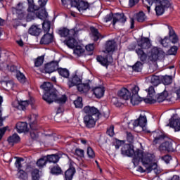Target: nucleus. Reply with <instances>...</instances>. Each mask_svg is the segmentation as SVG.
Wrapping results in <instances>:
<instances>
[{"label": "nucleus", "instance_id": "aec40b11", "mask_svg": "<svg viewBox=\"0 0 180 180\" xmlns=\"http://www.w3.org/2000/svg\"><path fill=\"white\" fill-rule=\"evenodd\" d=\"M135 51L138 56L139 59L142 63H145V61H147V53L144 52V50L140 49V48H136Z\"/></svg>", "mask_w": 180, "mask_h": 180}, {"label": "nucleus", "instance_id": "58836bf2", "mask_svg": "<svg viewBox=\"0 0 180 180\" xmlns=\"http://www.w3.org/2000/svg\"><path fill=\"white\" fill-rule=\"evenodd\" d=\"M16 78L22 84L26 82V77H25V75H23L20 71H17Z\"/></svg>", "mask_w": 180, "mask_h": 180}, {"label": "nucleus", "instance_id": "a211bd4d", "mask_svg": "<svg viewBox=\"0 0 180 180\" xmlns=\"http://www.w3.org/2000/svg\"><path fill=\"white\" fill-rule=\"evenodd\" d=\"M29 34L31 36H39L41 33V28L39 25H32L28 30Z\"/></svg>", "mask_w": 180, "mask_h": 180}, {"label": "nucleus", "instance_id": "b1692460", "mask_svg": "<svg viewBox=\"0 0 180 180\" xmlns=\"http://www.w3.org/2000/svg\"><path fill=\"white\" fill-rule=\"evenodd\" d=\"M69 39L64 41L65 44L69 47V49H75L77 44V40L74 39V37H68Z\"/></svg>", "mask_w": 180, "mask_h": 180}, {"label": "nucleus", "instance_id": "4c0bfd02", "mask_svg": "<svg viewBox=\"0 0 180 180\" xmlns=\"http://www.w3.org/2000/svg\"><path fill=\"white\" fill-rule=\"evenodd\" d=\"M169 40L173 43V44H176L178 41V37L176 36V34H175V32L174 30L169 31Z\"/></svg>", "mask_w": 180, "mask_h": 180}, {"label": "nucleus", "instance_id": "f704fd0d", "mask_svg": "<svg viewBox=\"0 0 180 180\" xmlns=\"http://www.w3.org/2000/svg\"><path fill=\"white\" fill-rule=\"evenodd\" d=\"M17 176L20 180H27V173L24 170L20 169L18 171Z\"/></svg>", "mask_w": 180, "mask_h": 180}, {"label": "nucleus", "instance_id": "338daca9", "mask_svg": "<svg viewBox=\"0 0 180 180\" xmlns=\"http://www.w3.org/2000/svg\"><path fill=\"white\" fill-rule=\"evenodd\" d=\"M139 2V0H129V6H134V5H136V4H137Z\"/></svg>", "mask_w": 180, "mask_h": 180}, {"label": "nucleus", "instance_id": "bf43d9fd", "mask_svg": "<svg viewBox=\"0 0 180 180\" xmlns=\"http://www.w3.org/2000/svg\"><path fill=\"white\" fill-rule=\"evenodd\" d=\"M80 1L81 0H70V4L71 5V6H75V8H77Z\"/></svg>", "mask_w": 180, "mask_h": 180}, {"label": "nucleus", "instance_id": "5fc2aeb1", "mask_svg": "<svg viewBox=\"0 0 180 180\" xmlns=\"http://www.w3.org/2000/svg\"><path fill=\"white\" fill-rule=\"evenodd\" d=\"M169 43V39L167 37H165L163 39L160 40V44L163 47H168V44Z\"/></svg>", "mask_w": 180, "mask_h": 180}, {"label": "nucleus", "instance_id": "c03bdc74", "mask_svg": "<svg viewBox=\"0 0 180 180\" xmlns=\"http://www.w3.org/2000/svg\"><path fill=\"white\" fill-rule=\"evenodd\" d=\"M162 82L164 85H169V84H172V77L171 76H165Z\"/></svg>", "mask_w": 180, "mask_h": 180}, {"label": "nucleus", "instance_id": "774afa93", "mask_svg": "<svg viewBox=\"0 0 180 180\" xmlns=\"http://www.w3.org/2000/svg\"><path fill=\"white\" fill-rule=\"evenodd\" d=\"M146 169H143L141 166H139L137 169V171H139V172H146Z\"/></svg>", "mask_w": 180, "mask_h": 180}, {"label": "nucleus", "instance_id": "e2e57ef3", "mask_svg": "<svg viewBox=\"0 0 180 180\" xmlns=\"http://www.w3.org/2000/svg\"><path fill=\"white\" fill-rule=\"evenodd\" d=\"M3 86H6L8 89L12 88V83L11 82H3Z\"/></svg>", "mask_w": 180, "mask_h": 180}, {"label": "nucleus", "instance_id": "412c9836", "mask_svg": "<svg viewBox=\"0 0 180 180\" xmlns=\"http://www.w3.org/2000/svg\"><path fill=\"white\" fill-rule=\"evenodd\" d=\"M53 39H54L53 34L46 33L41 37L40 43L41 44H50L53 42Z\"/></svg>", "mask_w": 180, "mask_h": 180}, {"label": "nucleus", "instance_id": "f8f14e48", "mask_svg": "<svg viewBox=\"0 0 180 180\" xmlns=\"http://www.w3.org/2000/svg\"><path fill=\"white\" fill-rule=\"evenodd\" d=\"M122 155H126L127 157H133V159L136 156V151L134 149L131 148L130 144H124L121 149Z\"/></svg>", "mask_w": 180, "mask_h": 180}, {"label": "nucleus", "instance_id": "f257e3e1", "mask_svg": "<svg viewBox=\"0 0 180 180\" xmlns=\"http://www.w3.org/2000/svg\"><path fill=\"white\" fill-rule=\"evenodd\" d=\"M132 162L135 167L141 162L142 165L146 168L148 172H151L153 169H157V160L155 156L151 153H146L141 150H136L135 156L132 160Z\"/></svg>", "mask_w": 180, "mask_h": 180}, {"label": "nucleus", "instance_id": "4d7b16f0", "mask_svg": "<svg viewBox=\"0 0 180 180\" xmlns=\"http://www.w3.org/2000/svg\"><path fill=\"white\" fill-rule=\"evenodd\" d=\"M127 140L129 141V143H131L134 140V136H133V134L130 132L127 133Z\"/></svg>", "mask_w": 180, "mask_h": 180}, {"label": "nucleus", "instance_id": "13d9d810", "mask_svg": "<svg viewBox=\"0 0 180 180\" xmlns=\"http://www.w3.org/2000/svg\"><path fill=\"white\" fill-rule=\"evenodd\" d=\"M107 134H108L110 137H113V136H115V131L113 127H110V129L107 130Z\"/></svg>", "mask_w": 180, "mask_h": 180}, {"label": "nucleus", "instance_id": "4468645a", "mask_svg": "<svg viewBox=\"0 0 180 180\" xmlns=\"http://www.w3.org/2000/svg\"><path fill=\"white\" fill-rule=\"evenodd\" d=\"M151 47V42L148 38L143 37L141 41L138 42L136 49H141V50H148Z\"/></svg>", "mask_w": 180, "mask_h": 180}, {"label": "nucleus", "instance_id": "ddd939ff", "mask_svg": "<svg viewBox=\"0 0 180 180\" xmlns=\"http://www.w3.org/2000/svg\"><path fill=\"white\" fill-rule=\"evenodd\" d=\"M44 71L46 74H51V72L58 71V62L52 61L46 63L44 66Z\"/></svg>", "mask_w": 180, "mask_h": 180}, {"label": "nucleus", "instance_id": "39448f33", "mask_svg": "<svg viewBox=\"0 0 180 180\" xmlns=\"http://www.w3.org/2000/svg\"><path fill=\"white\" fill-rule=\"evenodd\" d=\"M116 50V42L113 40L108 41L105 45V50L103 51L105 54H108L106 58L103 56H97L96 60L103 67H108L111 63H113V58H112V54L113 51Z\"/></svg>", "mask_w": 180, "mask_h": 180}, {"label": "nucleus", "instance_id": "72a5a7b5", "mask_svg": "<svg viewBox=\"0 0 180 180\" xmlns=\"http://www.w3.org/2000/svg\"><path fill=\"white\" fill-rule=\"evenodd\" d=\"M46 164H47V157L46 156L41 158L37 162V165L39 168H43V167L46 166Z\"/></svg>", "mask_w": 180, "mask_h": 180}, {"label": "nucleus", "instance_id": "1a4fd4ad", "mask_svg": "<svg viewBox=\"0 0 180 180\" xmlns=\"http://www.w3.org/2000/svg\"><path fill=\"white\" fill-rule=\"evenodd\" d=\"M139 91H140V87L137 85H133L131 88V103L134 106L139 105V103L143 101L140 96H139Z\"/></svg>", "mask_w": 180, "mask_h": 180}, {"label": "nucleus", "instance_id": "6e6552de", "mask_svg": "<svg viewBox=\"0 0 180 180\" xmlns=\"http://www.w3.org/2000/svg\"><path fill=\"white\" fill-rule=\"evenodd\" d=\"M112 19L113 26H115L116 23H118L119 25H123V23L126 22V17L123 13H115L114 15L110 13L104 18V22L108 23V22H110Z\"/></svg>", "mask_w": 180, "mask_h": 180}, {"label": "nucleus", "instance_id": "69168bd1", "mask_svg": "<svg viewBox=\"0 0 180 180\" xmlns=\"http://www.w3.org/2000/svg\"><path fill=\"white\" fill-rule=\"evenodd\" d=\"M122 144H123L122 141H120V140L117 141L116 145H115L116 150H119V148H120V146H122Z\"/></svg>", "mask_w": 180, "mask_h": 180}, {"label": "nucleus", "instance_id": "052dcab7", "mask_svg": "<svg viewBox=\"0 0 180 180\" xmlns=\"http://www.w3.org/2000/svg\"><path fill=\"white\" fill-rule=\"evenodd\" d=\"M8 129V127H5L0 129V140L2 139V137L4 136V134H5Z\"/></svg>", "mask_w": 180, "mask_h": 180}, {"label": "nucleus", "instance_id": "0e129e2a", "mask_svg": "<svg viewBox=\"0 0 180 180\" xmlns=\"http://www.w3.org/2000/svg\"><path fill=\"white\" fill-rule=\"evenodd\" d=\"M12 105L13 106V108H15V109L19 110L20 101H13L12 103Z\"/></svg>", "mask_w": 180, "mask_h": 180}, {"label": "nucleus", "instance_id": "864d4df0", "mask_svg": "<svg viewBox=\"0 0 180 180\" xmlns=\"http://www.w3.org/2000/svg\"><path fill=\"white\" fill-rule=\"evenodd\" d=\"M75 154L78 157L82 158V157H84V155H85V152L82 149L77 148L75 150Z\"/></svg>", "mask_w": 180, "mask_h": 180}, {"label": "nucleus", "instance_id": "9b49d317", "mask_svg": "<svg viewBox=\"0 0 180 180\" xmlns=\"http://www.w3.org/2000/svg\"><path fill=\"white\" fill-rule=\"evenodd\" d=\"M78 31L75 29L68 30L65 27L59 30L58 34L61 37H75Z\"/></svg>", "mask_w": 180, "mask_h": 180}, {"label": "nucleus", "instance_id": "7ed1b4c3", "mask_svg": "<svg viewBox=\"0 0 180 180\" xmlns=\"http://www.w3.org/2000/svg\"><path fill=\"white\" fill-rule=\"evenodd\" d=\"M48 1L49 0H39L38 4L40 6L39 8L34 4H30L27 9L28 12H30L27 15V20H33L36 17L41 19V20H46L49 14L47 11H46L44 6H46Z\"/></svg>", "mask_w": 180, "mask_h": 180}, {"label": "nucleus", "instance_id": "f03ea898", "mask_svg": "<svg viewBox=\"0 0 180 180\" xmlns=\"http://www.w3.org/2000/svg\"><path fill=\"white\" fill-rule=\"evenodd\" d=\"M41 89L44 91V94L43 95V99L47 103H53V102H57V103H65L67 102V96L65 95H62L57 97L58 91L57 90L53 89V84L50 82H44L41 85Z\"/></svg>", "mask_w": 180, "mask_h": 180}, {"label": "nucleus", "instance_id": "dca6fc26", "mask_svg": "<svg viewBox=\"0 0 180 180\" xmlns=\"http://www.w3.org/2000/svg\"><path fill=\"white\" fill-rule=\"evenodd\" d=\"M118 96L120 98H122L124 101H129V99H131V93L129 89L126 88H122L119 92H118Z\"/></svg>", "mask_w": 180, "mask_h": 180}, {"label": "nucleus", "instance_id": "6ab92c4d", "mask_svg": "<svg viewBox=\"0 0 180 180\" xmlns=\"http://www.w3.org/2000/svg\"><path fill=\"white\" fill-rule=\"evenodd\" d=\"M81 82H82L81 79L79 77H78V76L75 75L72 77H71L70 79H69L68 85L69 88H72V86H75V85H77V86L78 85H79L81 84Z\"/></svg>", "mask_w": 180, "mask_h": 180}, {"label": "nucleus", "instance_id": "c9c22d12", "mask_svg": "<svg viewBox=\"0 0 180 180\" xmlns=\"http://www.w3.org/2000/svg\"><path fill=\"white\" fill-rule=\"evenodd\" d=\"M84 51L85 49H84V46L79 45H76L74 49V53L79 56L84 53Z\"/></svg>", "mask_w": 180, "mask_h": 180}, {"label": "nucleus", "instance_id": "393cba45", "mask_svg": "<svg viewBox=\"0 0 180 180\" xmlns=\"http://www.w3.org/2000/svg\"><path fill=\"white\" fill-rule=\"evenodd\" d=\"M90 30L91 32L92 38L94 41H98V40L102 37L99 33V31H98V29L95 28L94 27H91Z\"/></svg>", "mask_w": 180, "mask_h": 180}, {"label": "nucleus", "instance_id": "cd10ccee", "mask_svg": "<svg viewBox=\"0 0 180 180\" xmlns=\"http://www.w3.org/2000/svg\"><path fill=\"white\" fill-rule=\"evenodd\" d=\"M169 125L174 129V131H180V119L170 121Z\"/></svg>", "mask_w": 180, "mask_h": 180}, {"label": "nucleus", "instance_id": "09e8293b", "mask_svg": "<svg viewBox=\"0 0 180 180\" xmlns=\"http://www.w3.org/2000/svg\"><path fill=\"white\" fill-rule=\"evenodd\" d=\"M160 132H153V136L154 137V143H155V144H157V143H158V140H161V139H162V135H159Z\"/></svg>", "mask_w": 180, "mask_h": 180}, {"label": "nucleus", "instance_id": "a878e982", "mask_svg": "<svg viewBox=\"0 0 180 180\" xmlns=\"http://www.w3.org/2000/svg\"><path fill=\"white\" fill-rule=\"evenodd\" d=\"M20 141V137L17 134H13L11 136H9L8 139V142L10 146H14L16 143H19Z\"/></svg>", "mask_w": 180, "mask_h": 180}, {"label": "nucleus", "instance_id": "2eb2a0df", "mask_svg": "<svg viewBox=\"0 0 180 180\" xmlns=\"http://www.w3.org/2000/svg\"><path fill=\"white\" fill-rule=\"evenodd\" d=\"M147 125V117L140 115L138 120H136L133 122V126L134 127H137V126H140L142 129H144V127Z\"/></svg>", "mask_w": 180, "mask_h": 180}, {"label": "nucleus", "instance_id": "423d86ee", "mask_svg": "<svg viewBox=\"0 0 180 180\" xmlns=\"http://www.w3.org/2000/svg\"><path fill=\"white\" fill-rule=\"evenodd\" d=\"M153 4H155V11L158 16L163 15L164 12H165V9H168V8L171 6V4L168 0H145L143 1V5L147 8L148 13H150V6Z\"/></svg>", "mask_w": 180, "mask_h": 180}, {"label": "nucleus", "instance_id": "c85d7f7f", "mask_svg": "<svg viewBox=\"0 0 180 180\" xmlns=\"http://www.w3.org/2000/svg\"><path fill=\"white\" fill-rule=\"evenodd\" d=\"M77 89L79 92H81L82 94H84L85 92H88L89 89H91V87L89 86V84H82L80 83L77 85Z\"/></svg>", "mask_w": 180, "mask_h": 180}, {"label": "nucleus", "instance_id": "473e14b6", "mask_svg": "<svg viewBox=\"0 0 180 180\" xmlns=\"http://www.w3.org/2000/svg\"><path fill=\"white\" fill-rule=\"evenodd\" d=\"M50 171L51 174H53V175H60V174L63 172L61 167L58 165L50 167Z\"/></svg>", "mask_w": 180, "mask_h": 180}, {"label": "nucleus", "instance_id": "0eeeda50", "mask_svg": "<svg viewBox=\"0 0 180 180\" xmlns=\"http://www.w3.org/2000/svg\"><path fill=\"white\" fill-rule=\"evenodd\" d=\"M146 91H148V99L149 102H151V103H155V102H158L160 103L161 102H164V101L168 98V92L167 91H164L158 96H155V90L153 86H150L146 89Z\"/></svg>", "mask_w": 180, "mask_h": 180}, {"label": "nucleus", "instance_id": "680f3d73", "mask_svg": "<svg viewBox=\"0 0 180 180\" xmlns=\"http://www.w3.org/2000/svg\"><path fill=\"white\" fill-rule=\"evenodd\" d=\"M94 49H95V46H94V44H89L86 46V51H94Z\"/></svg>", "mask_w": 180, "mask_h": 180}, {"label": "nucleus", "instance_id": "3c124183", "mask_svg": "<svg viewBox=\"0 0 180 180\" xmlns=\"http://www.w3.org/2000/svg\"><path fill=\"white\" fill-rule=\"evenodd\" d=\"M22 161H23V159L22 158H18L15 160V165L16 168H18V171H20V169L22 168Z\"/></svg>", "mask_w": 180, "mask_h": 180}, {"label": "nucleus", "instance_id": "ea45409f", "mask_svg": "<svg viewBox=\"0 0 180 180\" xmlns=\"http://www.w3.org/2000/svg\"><path fill=\"white\" fill-rule=\"evenodd\" d=\"M134 71L140 72L143 70V63L140 61H137L132 67Z\"/></svg>", "mask_w": 180, "mask_h": 180}, {"label": "nucleus", "instance_id": "2f4dec72", "mask_svg": "<svg viewBox=\"0 0 180 180\" xmlns=\"http://www.w3.org/2000/svg\"><path fill=\"white\" fill-rule=\"evenodd\" d=\"M58 72L63 78H68L70 77V71L66 68H58Z\"/></svg>", "mask_w": 180, "mask_h": 180}, {"label": "nucleus", "instance_id": "7c9ffc66", "mask_svg": "<svg viewBox=\"0 0 180 180\" xmlns=\"http://www.w3.org/2000/svg\"><path fill=\"white\" fill-rule=\"evenodd\" d=\"M89 8V4L82 0H80L77 7V8L78 9V11H79V12H81V11H86V9H88Z\"/></svg>", "mask_w": 180, "mask_h": 180}, {"label": "nucleus", "instance_id": "c756f323", "mask_svg": "<svg viewBox=\"0 0 180 180\" xmlns=\"http://www.w3.org/2000/svg\"><path fill=\"white\" fill-rule=\"evenodd\" d=\"M93 92L97 98H102L105 94V89L103 87H96L94 89Z\"/></svg>", "mask_w": 180, "mask_h": 180}, {"label": "nucleus", "instance_id": "79ce46f5", "mask_svg": "<svg viewBox=\"0 0 180 180\" xmlns=\"http://www.w3.org/2000/svg\"><path fill=\"white\" fill-rule=\"evenodd\" d=\"M39 171L37 169H34L32 172V180H39L40 178Z\"/></svg>", "mask_w": 180, "mask_h": 180}, {"label": "nucleus", "instance_id": "5701e85b", "mask_svg": "<svg viewBox=\"0 0 180 180\" xmlns=\"http://www.w3.org/2000/svg\"><path fill=\"white\" fill-rule=\"evenodd\" d=\"M46 157V160L49 162H53V164H56V162H58L60 160V158H61V155L58 154H52V155H48Z\"/></svg>", "mask_w": 180, "mask_h": 180}, {"label": "nucleus", "instance_id": "de8ad7c7", "mask_svg": "<svg viewBox=\"0 0 180 180\" xmlns=\"http://www.w3.org/2000/svg\"><path fill=\"white\" fill-rule=\"evenodd\" d=\"M136 19L139 22H144L146 20V15L143 12H139L136 15Z\"/></svg>", "mask_w": 180, "mask_h": 180}, {"label": "nucleus", "instance_id": "49530a36", "mask_svg": "<svg viewBox=\"0 0 180 180\" xmlns=\"http://www.w3.org/2000/svg\"><path fill=\"white\" fill-rule=\"evenodd\" d=\"M44 61V57L43 56L38 57L34 61L35 67H40V65L43 64Z\"/></svg>", "mask_w": 180, "mask_h": 180}, {"label": "nucleus", "instance_id": "6e6d98bb", "mask_svg": "<svg viewBox=\"0 0 180 180\" xmlns=\"http://www.w3.org/2000/svg\"><path fill=\"white\" fill-rule=\"evenodd\" d=\"M162 160L166 162V164H169V161L172 160V157L169 155H166L162 158Z\"/></svg>", "mask_w": 180, "mask_h": 180}, {"label": "nucleus", "instance_id": "bb28decb", "mask_svg": "<svg viewBox=\"0 0 180 180\" xmlns=\"http://www.w3.org/2000/svg\"><path fill=\"white\" fill-rule=\"evenodd\" d=\"M33 103H34V100H31L30 101H20L19 110H25L29 105L33 106Z\"/></svg>", "mask_w": 180, "mask_h": 180}, {"label": "nucleus", "instance_id": "a18cd8bd", "mask_svg": "<svg viewBox=\"0 0 180 180\" xmlns=\"http://www.w3.org/2000/svg\"><path fill=\"white\" fill-rule=\"evenodd\" d=\"M4 102V98L0 96V126H4V119H2V103Z\"/></svg>", "mask_w": 180, "mask_h": 180}, {"label": "nucleus", "instance_id": "20e7f679", "mask_svg": "<svg viewBox=\"0 0 180 180\" xmlns=\"http://www.w3.org/2000/svg\"><path fill=\"white\" fill-rule=\"evenodd\" d=\"M83 112L86 114L84 117V123L88 129H92L96 124V121L99 119V110L95 107L89 105L85 106Z\"/></svg>", "mask_w": 180, "mask_h": 180}, {"label": "nucleus", "instance_id": "37998d69", "mask_svg": "<svg viewBox=\"0 0 180 180\" xmlns=\"http://www.w3.org/2000/svg\"><path fill=\"white\" fill-rule=\"evenodd\" d=\"M74 105H75V108H82V106H84L82 104V98L77 97V98L74 101Z\"/></svg>", "mask_w": 180, "mask_h": 180}, {"label": "nucleus", "instance_id": "a19ab883", "mask_svg": "<svg viewBox=\"0 0 180 180\" xmlns=\"http://www.w3.org/2000/svg\"><path fill=\"white\" fill-rule=\"evenodd\" d=\"M150 83L154 86H158L160 85V77L158 76H152L150 78Z\"/></svg>", "mask_w": 180, "mask_h": 180}, {"label": "nucleus", "instance_id": "4be33fe9", "mask_svg": "<svg viewBox=\"0 0 180 180\" xmlns=\"http://www.w3.org/2000/svg\"><path fill=\"white\" fill-rule=\"evenodd\" d=\"M15 129L18 133H25V131H27V123L22 122H18Z\"/></svg>", "mask_w": 180, "mask_h": 180}, {"label": "nucleus", "instance_id": "9d476101", "mask_svg": "<svg viewBox=\"0 0 180 180\" xmlns=\"http://www.w3.org/2000/svg\"><path fill=\"white\" fill-rule=\"evenodd\" d=\"M165 53L164 51L158 47H153L150 49V51L148 53V58L150 61H157L160 57H162Z\"/></svg>", "mask_w": 180, "mask_h": 180}, {"label": "nucleus", "instance_id": "603ef678", "mask_svg": "<svg viewBox=\"0 0 180 180\" xmlns=\"http://www.w3.org/2000/svg\"><path fill=\"white\" fill-rule=\"evenodd\" d=\"M176 51H178V47L174 46L168 51V53L170 54V56H174V54H176Z\"/></svg>", "mask_w": 180, "mask_h": 180}, {"label": "nucleus", "instance_id": "f3484780", "mask_svg": "<svg viewBox=\"0 0 180 180\" xmlns=\"http://www.w3.org/2000/svg\"><path fill=\"white\" fill-rule=\"evenodd\" d=\"M172 140L167 141L162 143L160 146V149L163 151H174V147H172Z\"/></svg>", "mask_w": 180, "mask_h": 180}, {"label": "nucleus", "instance_id": "e433bc0d", "mask_svg": "<svg viewBox=\"0 0 180 180\" xmlns=\"http://www.w3.org/2000/svg\"><path fill=\"white\" fill-rule=\"evenodd\" d=\"M51 25V22H50V21L44 20L42 23V28L44 32H45V33H49V32H50Z\"/></svg>", "mask_w": 180, "mask_h": 180}, {"label": "nucleus", "instance_id": "8fccbe9b", "mask_svg": "<svg viewBox=\"0 0 180 180\" xmlns=\"http://www.w3.org/2000/svg\"><path fill=\"white\" fill-rule=\"evenodd\" d=\"M87 155L89 158H95V152L91 147L87 148Z\"/></svg>", "mask_w": 180, "mask_h": 180}]
</instances>
